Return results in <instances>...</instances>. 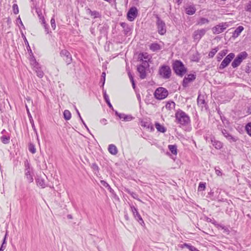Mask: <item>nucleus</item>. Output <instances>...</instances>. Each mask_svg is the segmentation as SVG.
Masks as SVG:
<instances>
[{
    "instance_id": "f257e3e1",
    "label": "nucleus",
    "mask_w": 251,
    "mask_h": 251,
    "mask_svg": "<svg viewBox=\"0 0 251 251\" xmlns=\"http://www.w3.org/2000/svg\"><path fill=\"white\" fill-rule=\"evenodd\" d=\"M175 117L177 123L181 125H186L190 122V118L188 115L180 109L177 110L176 113Z\"/></svg>"
},
{
    "instance_id": "f03ea898",
    "label": "nucleus",
    "mask_w": 251,
    "mask_h": 251,
    "mask_svg": "<svg viewBox=\"0 0 251 251\" xmlns=\"http://www.w3.org/2000/svg\"><path fill=\"white\" fill-rule=\"evenodd\" d=\"M173 68L176 74L180 76H182L186 72V69L182 62L179 60H176L174 62Z\"/></svg>"
},
{
    "instance_id": "7ed1b4c3",
    "label": "nucleus",
    "mask_w": 251,
    "mask_h": 251,
    "mask_svg": "<svg viewBox=\"0 0 251 251\" xmlns=\"http://www.w3.org/2000/svg\"><path fill=\"white\" fill-rule=\"evenodd\" d=\"M158 74L161 78L167 79L170 78L172 71L169 66L163 65L159 68Z\"/></svg>"
},
{
    "instance_id": "20e7f679",
    "label": "nucleus",
    "mask_w": 251,
    "mask_h": 251,
    "mask_svg": "<svg viewBox=\"0 0 251 251\" xmlns=\"http://www.w3.org/2000/svg\"><path fill=\"white\" fill-rule=\"evenodd\" d=\"M248 56V53L246 51H242L239 53L231 63V66L233 68L238 67L242 62Z\"/></svg>"
},
{
    "instance_id": "39448f33",
    "label": "nucleus",
    "mask_w": 251,
    "mask_h": 251,
    "mask_svg": "<svg viewBox=\"0 0 251 251\" xmlns=\"http://www.w3.org/2000/svg\"><path fill=\"white\" fill-rule=\"evenodd\" d=\"M154 95L156 99L163 100L167 97L168 95V92L164 88L159 87L155 91Z\"/></svg>"
},
{
    "instance_id": "423d86ee",
    "label": "nucleus",
    "mask_w": 251,
    "mask_h": 251,
    "mask_svg": "<svg viewBox=\"0 0 251 251\" xmlns=\"http://www.w3.org/2000/svg\"><path fill=\"white\" fill-rule=\"evenodd\" d=\"M156 25L159 34L164 35L166 32L165 23L158 16H156Z\"/></svg>"
},
{
    "instance_id": "0eeeda50",
    "label": "nucleus",
    "mask_w": 251,
    "mask_h": 251,
    "mask_svg": "<svg viewBox=\"0 0 251 251\" xmlns=\"http://www.w3.org/2000/svg\"><path fill=\"white\" fill-rule=\"evenodd\" d=\"M25 166L26 178L29 182H32L33 181L32 169L29 167V164L27 160L25 161Z\"/></svg>"
},
{
    "instance_id": "6e6552de",
    "label": "nucleus",
    "mask_w": 251,
    "mask_h": 251,
    "mask_svg": "<svg viewBox=\"0 0 251 251\" xmlns=\"http://www.w3.org/2000/svg\"><path fill=\"white\" fill-rule=\"evenodd\" d=\"M235 54L233 53H230L228 54L223 60L221 63L219 68L220 69H223L227 67L230 63L231 60L234 58Z\"/></svg>"
},
{
    "instance_id": "1a4fd4ad",
    "label": "nucleus",
    "mask_w": 251,
    "mask_h": 251,
    "mask_svg": "<svg viewBox=\"0 0 251 251\" xmlns=\"http://www.w3.org/2000/svg\"><path fill=\"white\" fill-rule=\"evenodd\" d=\"M130 210L131 211L134 218L141 225L144 224V221L140 214L138 212L137 209L133 205L130 204Z\"/></svg>"
},
{
    "instance_id": "9d476101",
    "label": "nucleus",
    "mask_w": 251,
    "mask_h": 251,
    "mask_svg": "<svg viewBox=\"0 0 251 251\" xmlns=\"http://www.w3.org/2000/svg\"><path fill=\"white\" fill-rule=\"evenodd\" d=\"M228 26V24L226 23L219 24L212 28V31L214 34H220L223 32Z\"/></svg>"
},
{
    "instance_id": "9b49d317",
    "label": "nucleus",
    "mask_w": 251,
    "mask_h": 251,
    "mask_svg": "<svg viewBox=\"0 0 251 251\" xmlns=\"http://www.w3.org/2000/svg\"><path fill=\"white\" fill-rule=\"evenodd\" d=\"M138 10L135 7H132L129 9L127 14V19L129 21H133L137 17Z\"/></svg>"
},
{
    "instance_id": "f8f14e48",
    "label": "nucleus",
    "mask_w": 251,
    "mask_h": 251,
    "mask_svg": "<svg viewBox=\"0 0 251 251\" xmlns=\"http://www.w3.org/2000/svg\"><path fill=\"white\" fill-rule=\"evenodd\" d=\"M206 32L205 29H201L195 30L193 34V37L195 41H199L203 36Z\"/></svg>"
},
{
    "instance_id": "ddd939ff",
    "label": "nucleus",
    "mask_w": 251,
    "mask_h": 251,
    "mask_svg": "<svg viewBox=\"0 0 251 251\" xmlns=\"http://www.w3.org/2000/svg\"><path fill=\"white\" fill-rule=\"evenodd\" d=\"M61 57L65 61L67 65L70 64L72 62V55L70 53L66 50H62L60 52Z\"/></svg>"
},
{
    "instance_id": "4468645a",
    "label": "nucleus",
    "mask_w": 251,
    "mask_h": 251,
    "mask_svg": "<svg viewBox=\"0 0 251 251\" xmlns=\"http://www.w3.org/2000/svg\"><path fill=\"white\" fill-rule=\"evenodd\" d=\"M195 78L196 75L193 74H189L187 75V76H185L183 79L182 83L183 87H187L188 83L195 80Z\"/></svg>"
},
{
    "instance_id": "2eb2a0df",
    "label": "nucleus",
    "mask_w": 251,
    "mask_h": 251,
    "mask_svg": "<svg viewBox=\"0 0 251 251\" xmlns=\"http://www.w3.org/2000/svg\"><path fill=\"white\" fill-rule=\"evenodd\" d=\"M141 126L150 131H152L154 129L151 122L148 120L142 121L141 122Z\"/></svg>"
},
{
    "instance_id": "dca6fc26",
    "label": "nucleus",
    "mask_w": 251,
    "mask_h": 251,
    "mask_svg": "<svg viewBox=\"0 0 251 251\" xmlns=\"http://www.w3.org/2000/svg\"><path fill=\"white\" fill-rule=\"evenodd\" d=\"M116 115L119 117L120 119H122L124 121H130L133 119V117L130 115H126L124 113H120L116 112Z\"/></svg>"
},
{
    "instance_id": "f3484780",
    "label": "nucleus",
    "mask_w": 251,
    "mask_h": 251,
    "mask_svg": "<svg viewBox=\"0 0 251 251\" xmlns=\"http://www.w3.org/2000/svg\"><path fill=\"white\" fill-rule=\"evenodd\" d=\"M37 13L38 14V17L39 19L41 20L42 24L44 25V28L45 29V31L47 34L49 33L48 28L47 27V25L46 24L45 20L44 18V16L42 15V13L41 11H36Z\"/></svg>"
},
{
    "instance_id": "a211bd4d",
    "label": "nucleus",
    "mask_w": 251,
    "mask_h": 251,
    "mask_svg": "<svg viewBox=\"0 0 251 251\" xmlns=\"http://www.w3.org/2000/svg\"><path fill=\"white\" fill-rule=\"evenodd\" d=\"M137 71L140 74V77L141 79H144L146 77V68L142 66H139L137 67Z\"/></svg>"
},
{
    "instance_id": "6ab92c4d",
    "label": "nucleus",
    "mask_w": 251,
    "mask_h": 251,
    "mask_svg": "<svg viewBox=\"0 0 251 251\" xmlns=\"http://www.w3.org/2000/svg\"><path fill=\"white\" fill-rule=\"evenodd\" d=\"M196 9L194 6L189 5L185 8V11L188 15H192L195 14Z\"/></svg>"
},
{
    "instance_id": "aec40b11",
    "label": "nucleus",
    "mask_w": 251,
    "mask_h": 251,
    "mask_svg": "<svg viewBox=\"0 0 251 251\" xmlns=\"http://www.w3.org/2000/svg\"><path fill=\"white\" fill-rule=\"evenodd\" d=\"M108 150L109 152L113 155H116L118 153V149L116 146L114 144L109 145L108 148Z\"/></svg>"
},
{
    "instance_id": "412c9836",
    "label": "nucleus",
    "mask_w": 251,
    "mask_h": 251,
    "mask_svg": "<svg viewBox=\"0 0 251 251\" xmlns=\"http://www.w3.org/2000/svg\"><path fill=\"white\" fill-rule=\"evenodd\" d=\"M33 70L36 72L37 75L40 77L42 78L44 76V73L42 70L41 69L40 67L39 66L33 69Z\"/></svg>"
},
{
    "instance_id": "4be33fe9",
    "label": "nucleus",
    "mask_w": 251,
    "mask_h": 251,
    "mask_svg": "<svg viewBox=\"0 0 251 251\" xmlns=\"http://www.w3.org/2000/svg\"><path fill=\"white\" fill-rule=\"evenodd\" d=\"M209 22V21L208 19L201 17L197 21V25H202L205 24H208Z\"/></svg>"
},
{
    "instance_id": "5701e85b",
    "label": "nucleus",
    "mask_w": 251,
    "mask_h": 251,
    "mask_svg": "<svg viewBox=\"0 0 251 251\" xmlns=\"http://www.w3.org/2000/svg\"><path fill=\"white\" fill-rule=\"evenodd\" d=\"M155 126L157 131L160 132L164 133L166 130V128L165 127V126L158 123H155Z\"/></svg>"
},
{
    "instance_id": "b1692460",
    "label": "nucleus",
    "mask_w": 251,
    "mask_h": 251,
    "mask_svg": "<svg viewBox=\"0 0 251 251\" xmlns=\"http://www.w3.org/2000/svg\"><path fill=\"white\" fill-rule=\"evenodd\" d=\"M150 49L153 51H156L161 50L160 45L157 43H152L150 46Z\"/></svg>"
},
{
    "instance_id": "393cba45",
    "label": "nucleus",
    "mask_w": 251,
    "mask_h": 251,
    "mask_svg": "<svg viewBox=\"0 0 251 251\" xmlns=\"http://www.w3.org/2000/svg\"><path fill=\"white\" fill-rule=\"evenodd\" d=\"M244 30V27L242 26H239L234 31L233 36L234 37H238L241 32Z\"/></svg>"
},
{
    "instance_id": "a878e982",
    "label": "nucleus",
    "mask_w": 251,
    "mask_h": 251,
    "mask_svg": "<svg viewBox=\"0 0 251 251\" xmlns=\"http://www.w3.org/2000/svg\"><path fill=\"white\" fill-rule=\"evenodd\" d=\"M168 148L173 154L175 155L177 154V146L176 145H169Z\"/></svg>"
},
{
    "instance_id": "bb28decb",
    "label": "nucleus",
    "mask_w": 251,
    "mask_h": 251,
    "mask_svg": "<svg viewBox=\"0 0 251 251\" xmlns=\"http://www.w3.org/2000/svg\"><path fill=\"white\" fill-rule=\"evenodd\" d=\"M87 12L90 14L92 16H93L94 18H98L100 16V13L96 11H92L89 8L87 9Z\"/></svg>"
},
{
    "instance_id": "cd10ccee",
    "label": "nucleus",
    "mask_w": 251,
    "mask_h": 251,
    "mask_svg": "<svg viewBox=\"0 0 251 251\" xmlns=\"http://www.w3.org/2000/svg\"><path fill=\"white\" fill-rule=\"evenodd\" d=\"M139 58L141 60L144 61L146 60L147 61L150 59L149 55L147 53H142L139 54Z\"/></svg>"
},
{
    "instance_id": "c85d7f7f",
    "label": "nucleus",
    "mask_w": 251,
    "mask_h": 251,
    "mask_svg": "<svg viewBox=\"0 0 251 251\" xmlns=\"http://www.w3.org/2000/svg\"><path fill=\"white\" fill-rule=\"evenodd\" d=\"M175 103L172 101H169L167 102L166 104V108L168 110H171L173 109L175 107Z\"/></svg>"
},
{
    "instance_id": "c756f323",
    "label": "nucleus",
    "mask_w": 251,
    "mask_h": 251,
    "mask_svg": "<svg viewBox=\"0 0 251 251\" xmlns=\"http://www.w3.org/2000/svg\"><path fill=\"white\" fill-rule=\"evenodd\" d=\"M227 52L228 50H224L220 51L217 56L218 61H220L227 54Z\"/></svg>"
},
{
    "instance_id": "7c9ffc66",
    "label": "nucleus",
    "mask_w": 251,
    "mask_h": 251,
    "mask_svg": "<svg viewBox=\"0 0 251 251\" xmlns=\"http://www.w3.org/2000/svg\"><path fill=\"white\" fill-rule=\"evenodd\" d=\"M103 97H104V99L106 101V102L107 103V104H108V106L110 108H113V106L112 105V104H111L110 102V100H109V97L106 94V91H104V93H103Z\"/></svg>"
},
{
    "instance_id": "2f4dec72",
    "label": "nucleus",
    "mask_w": 251,
    "mask_h": 251,
    "mask_svg": "<svg viewBox=\"0 0 251 251\" xmlns=\"http://www.w3.org/2000/svg\"><path fill=\"white\" fill-rule=\"evenodd\" d=\"M63 116L66 120H69L71 118V113L68 110L64 111Z\"/></svg>"
},
{
    "instance_id": "473e14b6",
    "label": "nucleus",
    "mask_w": 251,
    "mask_h": 251,
    "mask_svg": "<svg viewBox=\"0 0 251 251\" xmlns=\"http://www.w3.org/2000/svg\"><path fill=\"white\" fill-rule=\"evenodd\" d=\"M30 63L32 66L33 69L39 65V64L36 62L35 59L33 57H31L30 59Z\"/></svg>"
},
{
    "instance_id": "72a5a7b5",
    "label": "nucleus",
    "mask_w": 251,
    "mask_h": 251,
    "mask_svg": "<svg viewBox=\"0 0 251 251\" xmlns=\"http://www.w3.org/2000/svg\"><path fill=\"white\" fill-rule=\"evenodd\" d=\"M219 49L218 48H215L214 49H213L209 53L208 56L210 58H212L214 57L215 54L218 51Z\"/></svg>"
},
{
    "instance_id": "f704fd0d",
    "label": "nucleus",
    "mask_w": 251,
    "mask_h": 251,
    "mask_svg": "<svg viewBox=\"0 0 251 251\" xmlns=\"http://www.w3.org/2000/svg\"><path fill=\"white\" fill-rule=\"evenodd\" d=\"M198 104L199 105H203L205 103V100L203 96L199 95L197 99Z\"/></svg>"
},
{
    "instance_id": "c9c22d12",
    "label": "nucleus",
    "mask_w": 251,
    "mask_h": 251,
    "mask_svg": "<svg viewBox=\"0 0 251 251\" xmlns=\"http://www.w3.org/2000/svg\"><path fill=\"white\" fill-rule=\"evenodd\" d=\"M28 150L32 153H35L36 152V149L35 145L32 143H30L28 146Z\"/></svg>"
},
{
    "instance_id": "e433bc0d",
    "label": "nucleus",
    "mask_w": 251,
    "mask_h": 251,
    "mask_svg": "<svg viewBox=\"0 0 251 251\" xmlns=\"http://www.w3.org/2000/svg\"><path fill=\"white\" fill-rule=\"evenodd\" d=\"M205 183L200 182L198 187V191H204L205 189Z\"/></svg>"
},
{
    "instance_id": "4c0bfd02",
    "label": "nucleus",
    "mask_w": 251,
    "mask_h": 251,
    "mask_svg": "<svg viewBox=\"0 0 251 251\" xmlns=\"http://www.w3.org/2000/svg\"><path fill=\"white\" fill-rule=\"evenodd\" d=\"M184 245L190 251H200L199 250H198L196 248L193 246H191L189 245H188L187 244H184Z\"/></svg>"
},
{
    "instance_id": "58836bf2",
    "label": "nucleus",
    "mask_w": 251,
    "mask_h": 251,
    "mask_svg": "<svg viewBox=\"0 0 251 251\" xmlns=\"http://www.w3.org/2000/svg\"><path fill=\"white\" fill-rule=\"evenodd\" d=\"M213 146H214L215 148L217 149H220L223 147V144L222 142H213Z\"/></svg>"
},
{
    "instance_id": "ea45409f",
    "label": "nucleus",
    "mask_w": 251,
    "mask_h": 251,
    "mask_svg": "<svg viewBox=\"0 0 251 251\" xmlns=\"http://www.w3.org/2000/svg\"><path fill=\"white\" fill-rule=\"evenodd\" d=\"M248 133L251 136V123H248L246 126Z\"/></svg>"
},
{
    "instance_id": "a19ab883",
    "label": "nucleus",
    "mask_w": 251,
    "mask_h": 251,
    "mask_svg": "<svg viewBox=\"0 0 251 251\" xmlns=\"http://www.w3.org/2000/svg\"><path fill=\"white\" fill-rule=\"evenodd\" d=\"M26 110H27V113H28V117L29 118V120L30 121V123H31V125H32V128L35 130V126H34V125L33 124V120L31 119L32 117H31V114L29 113V110H28V109L27 108V107H26Z\"/></svg>"
},
{
    "instance_id": "79ce46f5",
    "label": "nucleus",
    "mask_w": 251,
    "mask_h": 251,
    "mask_svg": "<svg viewBox=\"0 0 251 251\" xmlns=\"http://www.w3.org/2000/svg\"><path fill=\"white\" fill-rule=\"evenodd\" d=\"M50 25L52 28L54 30L56 28L55 21L54 18H52L50 20Z\"/></svg>"
},
{
    "instance_id": "37998d69",
    "label": "nucleus",
    "mask_w": 251,
    "mask_h": 251,
    "mask_svg": "<svg viewBox=\"0 0 251 251\" xmlns=\"http://www.w3.org/2000/svg\"><path fill=\"white\" fill-rule=\"evenodd\" d=\"M106 74L105 72H103L101 74V79L100 82L102 83V86H103L105 81Z\"/></svg>"
},
{
    "instance_id": "c03bdc74",
    "label": "nucleus",
    "mask_w": 251,
    "mask_h": 251,
    "mask_svg": "<svg viewBox=\"0 0 251 251\" xmlns=\"http://www.w3.org/2000/svg\"><path fill=\"white\" fill-rule=\"evenodd\" d=\"M37 185H38L42 187H45V184L44 181L42 179H38L37 181Z\"/></svg>"
},
{
    "instance_id": "a18cd8bd",
    "label": "nucleus",
    "mask_w": 251,
    "mask_h": 251,
    "mask_svg": "<svg viewBox=\"0 0 251 251\" xmlns=\"http://www.w3.org/2000/svg\"><path fill=\"white\" fill-rule=\"evenodd\" d=\"M225 132H223V134L225 135V136L226 138V139L227 140H231L232 139V137L229 134H228L226 131H225Z\"/></svg>"
},
{
    "instance_id": "49530a36",
    "label": "nucleus",
    "mask_w": 251,
    "mask_h": 251,
    "mask_svg": "<svg viewBox=\"0 0 251 251\" xmlns=\"http://www.w3.org/2000/svg\"><path fill=\"white\" fill-rule=\"evenodd\" d=\"M91 168L94 170V171H99V167L97 165V164L96 163H93L91 166Z\"/></svg>"
},
{
    "instance_id": "de8ad7c7",
    "label": "nucleus",
    "mask_w": 251,
    "mask_h": 251,
    "mask_svg": "<svg viewBox=\"0 0 251 251\" xmlns=\"http://www.w3.org/2000/svg\"><path fill=\"white\" fill-rule=\"evenodd\" d=\"M140 66H142L143 67H144V68H147L149 67V64L148 63V61L145 60H144V61H142V64L141 65H140Z\"/></svg>"
},
{
    "instance_id": "09e8293b",
    "label": "nucleus",
    "mask_w": 251,
    "mask_h": 251,
    "mask_svg": "<svg viewBox=\"0 0 251 251\" xmlns=\"http://www.w3.org/2000/svg\"><path fill=\"white\" fill-rule=\"evenodd\" d=\"M215 173L218 176H221L222 175V173L221 171L220 170V168L219 167H216L215 169Z\"/></svg>"
},
{
    "instance_id": "8fccbe9b",
    "label": "nucleus",
    "mask_w": 251,
    "mask_h": 251,
    "mask_svg": "<svg viewBox=\"0 0 251 251\" xmlns=\"http://www.w3.org/2000/svg\"><path fill=\"white\" fill-rule=\"evenodd\" d=\"M100 183L106 188H110V185L104 180H101Z\"/></svg>"
},
{
    "instance_id": "3c124183",
    "label": "nucleus",
    "mask_w": 251,
    "mask_h": 251,
    "mask_svg": "<svg viewBox=\"0 0 251 251\" xmlns=\"http://www.w3.org/2000/svg\"><path fill=\"white\" fill-rule=\"evenodd\" d=\"M247 11L251 12V1H250L247 5Z\"/></svg>"
},
{
    "instance_id": "603ef678",
    "label": "nucleus",
    "mask_w": 251,
    "mask_h": 251,
    "mask_svg": "<svg viewBox=\"0 0 251 251\" xmlns=\"http://www.w3.org/2000/svg\"><path fill=\"white\" fill-rule=\"evenodd\" d=\"M1 139L2 140V141H5L6 140H10V137L9 136L3 135L1 137Z\"/></svg>"
},
{
    "instance_id": "864d4df0",
    "label": "nucleus",
    "mask_w": 251,
    "mask_h": 251,
    "mask_svg": "<svg viewBox=\"0 0 251 251\" xmlns=\"http://www.w3.org/2000/svg\"><path fill=\"white\" fill-rule=\"evenodd\" d=\"M128 193L134 199H137V195L134 192H128Z\"/></svg>"
},
{
    "instance_id": "5fc2aeb1",
    "label": "nucleus",
    "mask_w": 251,
    "mask_h": 251,
    "mask_svg": "<svg viewBox=\"0 0 251 251\" xmlns=\"http://www.w3.org/2000/svg\"><path fill=\"white\" fill-rule=\"evenodd\" d=\"M128 76L129 77V79H130V81H134V79H133V77L132 76V75L131 74V73L130 72H129L128 73Z\"/></svg>"
},
{
    "instance_id": "6e6d98bb",
    "label": "nucleus",
    "mask_w": 251,
    "mask_h": 251,
    "mask_svg": "<svg viewBox=\"0 0 251 251\" xmlns=\"http://www.w3.org/2000/svg\"><path fill=\"white\" fill-rule=\"evenodd\" d=\"M100 123L101 124L105 125L106 124V120L105 119H102L100 120Z\"/></svg>"
},
{
    "instance_id": "4d7b16f0",
    "label": "nucleus",
    "mask_w": 251,
    "mask_h": 251,
    "mask_svg": "<svg viewBox=\"0 0 251 251\" xmlns=\"http://www.w3.org/2000/svg\"><path fill=\"white\" fill-rule=\"evenodd\" d=\"M247 113L249 114H251V105L249 106L247 109Z\"/></svg>"
},
{
    "instance_id": "13d9d810",
    "label": "nucleus",
    "mask_w": 251,
    "mask_h": 251,
    "mask_svg": "<svg viewBox=\"0 0 251 251\" xmlns=\"http://www.w3.org/2000/svg\"><path fill=\"white\" fill-rule=\"evenodd\" d=\"M13 12L14 14H16V4H13L12 6Z\"/></svg>"
},
{
    "instance_id": "bf43d9fd",
    "label": "nucleus",
    "mask_w": 251,
    "mask_h": 251,
    "mask_svg": "<svg viewBox=\"0 0 251 251\" xmlns=\"http://www.w3.org/2000/svg\"><path fill=\"white\" fill-rule=\"evenodd\" d=\"M75 110H76V112H77V114H78V116H79V118H80V117H81V116H80V113H79V112L78 110L77 109V108H76V107H75Z\"/></svg>"
},
{
    "instance_id": "052dcab7",
    "label": "nucleus",
    "mask_w": 251,
    "mask_h": 251,
    "mask_svg": "<svg viewBox=\"0 0 251 251\" xmlns=\"http://www.w3.org/2000/svg\"><path fill=\"white\" fill-rule=\"evenodd\" d=\"M17 20H19V21H20V24H21V25H22V26H23V23H22V21H21V20L20 18V17H19V18L17 19Z\"/></svg>"
},
{
    "instance_id": "680f3d73",
    "label": "nucleus",
    "mask_w": 251,
    "mask_h": 251,
    "mask_svg": "<svg viewBox=\"0 0 251 251\" xmlns=\"http://www.w3.org/2000/svg\"><path fill=\"white\" fill-rule=\"evenodd\" d=\"M125 219L126 220H129V217H128V215L127 214L125 215Z\"/></svg>"
},
{
    "instance_id": "e2e57ef3",
    "label": "nucleus",
    "mask_w": 251,
    "mask_h": 251,
    "mask_svg": "<svg viewBox=\"0 0 251 251\" xmlns=\"http://www.w3.org/2000/svg\"><path fill=\"white\" fill-rule=\"evenodd\" d=\"M131 82L132 83V85L133 88H135V82H134V81H131Z\"/></svg>"
},
{
    "instance_id": "0e129e2a",
    "label": "nucleus",
    "mask_w": 251,
    "mask_h": 251,
    "mask_svg": "<svg viewBox=\"0 0 251 251\" xmlns=\"http://www.w3.org/2000/svg\"><path fill=\"white\" fill-rule=\"evenodd\" d=\"M182 0H177V2L178 4H179V3H181V2H182Z\"/></svg>"
},
{
    "instance_id": "69168bd1",
    "label": "nucleus",
    "mask_w": 251,
    "mask_h": 251,
    "mask_svg": "<svg viewBox=\"0 0 251 251\" xmlns=\"http://www.w3.org/2000/svg\"><path fill=\"white\" fill-rule=\"evenodd\" d=\"M80 119L82 123L83 124V125H85V123L84 122V121L81 117H80Z\"/></svg>"
},
{
    "instance_id": "338daca9",
    "label": "nucleus",
    "mask_w": 251,
    "mask_h": 251,
    "mask_svg": "<svg viewBox=\"0 0 251 251\" xmlns=\"http://www.w3.org/2000/svg\"><path fill=\"white\" fill-rule=\"evenodd\" d=\"M107 188L109 190V191H110V192H111V191H112V188H111L110 187V188Z\"/></svg>"
},
{
    "instance_id": "774afa93",
    "label": "nucleus",
    "mask_w": 251,
    "mask_h": 251,
    "mask_svg": "<svg viewBox=\"0 0 251 251\" xmlns=\"http://www.w3.org/2000/svg\"><path fill=\"white\" fill-rule=\"evenodd\" d=\"M121 25H122V26H124V25H125V23H121Z\"/></svg>"
}]
</instances>
